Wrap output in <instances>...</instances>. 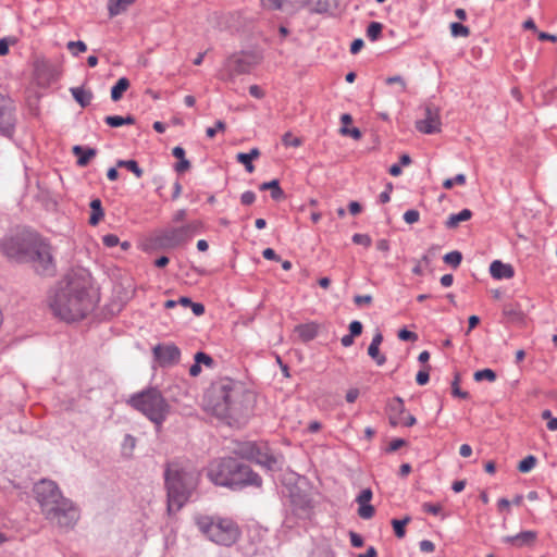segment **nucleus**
Returning a JSON list of instances; mask_svg holds the SVG:
<instances>
[{"mask_svg": "<svg viewBox=\"0 0 557 557\" xmlns=\"http://www.w3.org/2000/svg\"><path fill=\"white\" fill-rule=\"evenodd\" d=\"M72 151L77 157V164L79 166L87 165L90 159L94 158L97 152L94 148H84L78 145L74 146Z\"/></svg>", "mask_w": 557, "mask_h": 557, "instance_id": "24", "label": "nucleus"}, {"mask_svg": "<svg viewBox=\"0 0 557 557\" xmlns=\"http://www.w3.org/2000/svg\"><path fill=\"white\" fill-rule=\"evenodd\" d=\"M189 168H190V162L186 158L183 160H180L175 164V171L178 173H183V172L189 170Z\"/></svg>", "mask_w": 557, "mask_h": 557, "instance_id": "64", "label": "nucleus"}, {"mask_svg": "<svg viewBox=\"0 0 557 557\" xmlns=\"http://www.w3.org/2000/svg\"><path fill=\"white\" fill-rule=\"evenodd\" d=\"M383 26L379 22H371L367 28V36L370 40L375 41L381 36Z\"/></svg>", "mask_w": 557, "mask_h": 557, "instance_id": "35", "label": "nucleus"}, {"mask_svg": "<svg viewBox=\"0 0 557 557\" xmlns=\"http://www.w3.org/2000/svg\"><path fill=\"white\" fill-rule=\"evenodd\" d=\"M128 87L129 81L126 77H121L111 89V99L113 101H119Z\"/></svg>", "mask_w": 557, "mask_h": 557, "instance_id": "30", "label": "nucleus"}, {"mask_svg": "<svg viewBox=\"0 0 557 557\" xmlns=\"http://www.w3.org/2000/svg\"><path fill=\"white\" fill-rule=\"evenodd\" d=\"M73 98L81 104V107L85 108L90 104L92 99V94L88 90H85L82 87H73L70 89Z\"/></svg>", "mask_w": 557, "mask_h": 557, "instance_id": "26", "label": "nucleus"}, {"mask_svg": "<svg viewBox=\"0 0 557 557\" xmlns=\"http://www.w3.org/2000/svg\"><path fill=\"white\" fill-rule=\"evenodd\" d=\"M535 465L536 458L532 455H529L519 462L518 470L522 473H527L531 471L535 467Z\"/></svg>", "mask_w": 557, "mask_h": 557, "instance_id": "36", "label": "nucleus"}, {"mask_svg": "<svg viewBox=\"0 0 557 557\" xmlns=\"http://www.w3.org/2000/svg\"><path fill=\"white\" fill-rule=\"evenodd\" d=\"M13 127V114L8 106V101L0 94V131L3 134H10Z\"/></svg>", "mask_w": 557, "mask_h": 557, "instance_id": "21", "label": "nucleus"}, {"mask_svg": "<svg viewBox=\"0 0 557 557\" xmlns=\"http://www.w3.org/2000/svg\"><path fill=\"white\" fill-rule=\"evenodd\" d=\"M199 474L176 463L169 465L165 470L169 512L178 511L190 497L198 483Z\"/></svg>", "mask_w": 557, "mask_h": 557, "instance_id": "3", "label": "nucleus"}, {"mask_svg": "<svg viewBox=\"0 0 557 557\" xmlns=\"http://www.w3.org/2000/svg\"><path fill=\"white\" fill-rule=\"evenodd\" d=\"M226 125L223 121H216L214 127H208L206 134L208 137L212 138L216 134V132L225 131Z\"/></svg>", "mask_w": 557, "mask_h": 557, "instance_id": "49", "label": "nucleus"}, {"mask_svg": "<svg viewBox=\"0 0 557 557\" xmlns=\"http://www.w3.org/2000/svg\"><path fill=\"white\" fill-rule=\"evenodd\" d=\"M490 273L496 280L511 278L515 275L513 268L499 260H495L491 263Z\"/></svg>", "mask_w": 557, "mask_h": 557, "instance_id": "23", "label": "nucleus"}, {"mask_svg": "<svg viewBox=\"0 0 557 557\" xmlns=\"http://www.w3.org/2000/svg\"><path fill=\"white\" fill-rule=\"evenodd\" d=\"M117 168H125L132 173L135 174L137 178H140L144 174L143 170L139 168L138 163L135 160H119L116 163Z\"/></svg>", "mask_w": 557, "mask_h": 557, "instance_id": "33", "label": "nucleus"}, {"mask_svg": "<svg viewBox=\"0 0 557 557\" xmlns=\"http://www.w3.org/2000/svg\"><path fill=\"white\" fill-rule=\"evenodd\" d=\"M472 212L469 209H463L459 213L450 214L445 222L447 228H456L461 222L470 220Z\"/></svg>", "mask_w": 557, "mask_h": 557, "instance_id": "25", "label": "nucleus"}, {"mask_svg": "<svg viewBox=\"0 0 557 557\" xmlns=\"http://www.w3.org/2000/svg\"><path fill=\"white\" fill-rule=\"evenodd\" d=\"M420 219V213L417 210H408L404 213V220L408 224H413Z\"/></svg>", "mask_w": 557, "mask_h": 557, "instance_id": "50", "label": "nucleus"}, {"mask_svg": "<svg viewBox=\"0 0 557 557\" xmlns=\"http://www.w3.org/2000/svg\"><path fill=\"white\" fill-rule=\"evenodd\" d=\"M188 228L178 227L166 231L163 236V243L168 246L175 247L187 239Z\"/></svg>", "mask_w": 557, "mask_h": 557, "instance_id": "22", "label": "nucleus"}, {"mask_svg": "<svg viewBox=\"0 0 557 557\" xmlns=\"http://www.w3.org/2000/svg\"><path fill=\"white\" fill-rule=\"evenodd\" d=\"M368 355L376 361L377 366H382L386 361L385 356L380 354V347L377 346L369 345Z\"/></svg>", "mask_w": 557, "mask_h": 557, "instance_id": "40", "label": "nucleus"}, {"mask_svg": "<svg viewBox=\"0 0 557 557\" xmlns=\"http://www.w3.org/2000/svg\"><path fill=\"white\" fill-rule=\"evenodd\" d=\"M45 519L55 528L69 531L75 527L79 519V509L71 499L61 503V508L44 515Z\"/></svg>", "mask_w": 557, "mask_h": 557, "instance_id": "9", "label": "nucleus"}, {"mask_svg": "<svg viewBox=\"0 0 557 557\" xmlns=\"http://www.w3.org/2000/svg\"><path fill=\"white\" fill-rule=\"evenodd\" d=\"M262 5L270 10H278L282 9L281 0H261Z\"/></svg>", "mask_w": 557, "mask_h": 557, "instance_id": "58", "label": "nucleus"}, {"mask_svg": "<svg viewBox=\"0 0 557 557\" xmlns=\"http://www.w3.org/2000/svg\"><path fill=\"white\" fill-rule=\"evenodd\" d=\"M352 242L357 245H363L366 247L371 245V238L367 234H355L352 236Z\"/></svg>", "mask_w": 557, "mask_h": 557, "instance_id": "51", "label": "nucleus"}, {"mask_svg": "<svg viewBox=\"0 0 557 557\" xmlns=\"http://www.w3.org/2000/svg\"><path fill=\"white\" fill-rule=\"evenodd\" d=\"M27 262H30L35 271L41 275H51L54 273L55 267L51 247L41 239H34Z\"/></svg>", "mask_w": 557, "mask_h": 557, "instance_id": "8", "label": "nucleus"}, {"mask_svg": "<svg viewBox=\"0 0 557 557\" xmlns=\"http://www.w3.org/2000/svg\"><path fill=\"white\" fill-rule=\"evenodd\" d=\"M194 520L199 532L216 545L232 546L240 536L237 523L230 518L197 515Z\"/></svg>", "mask_w": 557, "mask_h": 557, "instance_id": "4", "label": "nucleus"}, {"mask_svg": "<svg viewBox=\"0 0 557 557\" xmlns=\"http://www.w3.org/2000/svg\"><path fill=\"white\" fill-rule=\"evenodd\" d=\"M474 380L478 382L483 380L494 382L496 380V373L491 369L479 370L474 373Z\"/></svg>", "mask_w": 557, "mask_h": 557, "instance_id": "39", "label": "nucleus"}, {"mask_svg": "<svg viewBox=\"0 0 557 557\" xmlns=\"http://www.w3.org/2000/svg\"><path fill=\"white\" fill-rule=\"evenodd\" d=\"M293 511L300 519H309L311 516V504L309 500H301L299 503L293 502Z\"/></svg>", "mask_w": 557, "mask_h": 557, "instance_id": "31", "label": "nucleus"}, {"mask_svg": "<svg viewBox=\"0 0 557 557\" xmlns=\"http://www.w3.org/2000/svg\"><path fill=\"white\" fill-rule=\"evenodd\" d=\"M398 338L401 341H417L418 335L411 331L403 329L398 332Z\"/></svg>", "mask_w": 557, "mask_h": 557, "instance_id": "55", "label": "nucleus"}, {"mask_svg": "<svg viewBox=\"0 0 557 557\" xmlns=\"http://www.w3.org/2000/svg\"><path fill=\"white\" fill-rule=\"evenodd\" d=\"M388 414H389V423L395 426L398 424H404L406 426H412L416 424V418L406 412L404 400L400 397H395L388 404Z\"/></svg>", "mask_w": 557, "mask_h": 557, "instance_id": "13", "label": "nucleus"}, {"mask_svg": "<svg viewBox=\"0 0 557 557\" xmlns=\"http://www.w3.org/2000/svg\"><path fill=\"white\" fill-rule=\"evenodd\" d=\"M404 445H406L405 440H401V438L393 440L388 445L387 451H389V453L396 451Z\"/></svg>", "mask_w": 557, "mask_h": 557, "instance_id": "63", "label": "nucleus"}, {"mask_svg": "<svg viewBox=\"0 0 557 557\" xmlns=\"http://www.w3.org/2000/svg\"><path fill=\"white\" fill-rule=\"evenodd\" d=\"M296 333L304 342H309L317 336V326L314 324H302L295 329Z\"/></svg>", "mask_w": 557, "mask_h": 557, "instance_id": "29", "label": "nucleus"}, {"mask_svg": "<svg viewBox=\"0 0 557 557\" xmlns=\"http://www.w3.org/2000/svg\"><path fill=\"white\" fill-rule=\"evenodd\" d=\"M35 499L40 507V512L44 515L55 511L61 508V503L69 502L55 482L42 479L34 485Z\"/></svg>", "mask_w": 557, "mask_h": 557, "instance_id": "7", "label": "nucleus"}, {"mask_svg": "<svg viewBox=\"0 0 557 557\" xmlns=\"http://www.w3.org/2000/svg\"><path fill=\"white\" fill-rule=\"evenodd\" d=\"M410 520H411V518L409 516L405 517L403 520H398V519L392 520V525H393L395 535L398 539H403L405 536V534H406L405 527L407 523H409Z\"/></svg>", "mask_w": 557, "mask_h": 557, "instance_id": "34", "label": "nucleus"}, {"mask_svg": "<svg viewBox=\"0 0 557 557\" xmlns=\"http://www.w3.org/2000/svg\"><path fill=\"white\" fill-rule=\"evenodd\" d=\"M104 122L111 127H120L123 124V116L120 115H108L104 119Z\"/></svg>", "mask_w": 557, "mask_h": 557, "instance_id": "52", "label": "nucleus"}, {"mask_svg": "<svg viewBox=\"0 0 557 557\" xmlns=\"http://www.w3.org/2000/svg\"><path fill=\"white\" fill-rule=\"evenodd\" d=\"M450 33L454 37H468L470 30L467 26L455 22L450 24Z\"/></svg>", "mask_w": 557, "mask_h": 557, "instance_id": "38", "label": "nucleus"}, {"mask_svg": "<svg viewBox=\"0 0 557 557\" xmlns=\"http://www.w3.org/2000/svg\"><path fill=\"white\" fill-rule=\"evenodd\" d=\"M443 259L445 263L454 268H457L462 260V255L459 251L455 250L446 253Z\"/></svg>", "mask_w": 557, "mask_h": 557, "instance_id": "37", "label": "nucleus"}, {"mask_svg": "<svg viewBox=\"0 0 557 557\" xmlns=\"http://www.w3.org/2000/svg\"><path fill=\"white\" fill-rule=\"evenodd\" d=\"M102 242L107 247H115L120 243L119 237L114 234L104 235Z\"/></svg>", "mask_w": 557, "mask_h": 557, "instance_id": "56", "label": "nucleus"}, {"mask_svg": "<svg viewBox=\"0 0 557 557\" xmlns=\"http://www.w3.org/2000/svg\"><path fill=\"white\" fill-rule=\"evenodd\" d=\"M90 277L85 272L70 273L59 284L50 299L54 315L66 322L83 319L94 307L89 294Z\"/></svg>", "mask_w": 557, "mask_h": 557, "instance_id": "2", "label": "nucleus"}, {"mask_svg": "<svg viewBox=\"0 0 557 557\" xmlns=\"http://www.w3.org/2000/svg\"><path fill=\"white\" fill-rule=\"evenodd\" d=\"M262 57L256 51H239L228 55L220 70V78L235 83L240 75L249 74L261 61Z\"/></svg>", "mask_w": 557, "mask_h": 557, "instance_id": "6", "label": "nucleus"}, {"mask_svg": "<svg viewBox=\"0 0 557 557\" xmlns=\"http://www.w3.org/2000/svg\"><path fill=\"white\" fill-rule=\"evenodd\" d=\"M91 214L89 218V224L96 226L100 220L104 216V211L101 206L100 199L96 198L90 201Z\"/></svg>", "mask_w": 557, "mask_h": 557, "instance_id": "28", "label": "nucleus"}, {"mask_svg": "<svg viewBox=\"0 0 557 557\" xmlns=\"http://www.w3.org/2000/svg\"><path fill=\"white\" fill-rule=\"evenodd\" d=\"M236 160L245 166L248 173L253 172L255 166L251 162L252 160L245 152L237 153Z\"/></svg>", "mask_w": 557, "mask_h": 557, "instance_id": "43", "label": "nucleus"}, {"mask_svg": "<svg viewBox=\"0 0 557 557\" xmlns=\"http://www.w3.org/2000/svg\"><path fill=\"white\" fill-rule=\"evenodd\" d=\"M255 200H256L255 193L248 190V191H245L244 194H242L240 201L243 205L249 206V205L253 203Z\"/></svg>", "mask_w": 557, "mask_h": 557, "instance_id": "57", "label": "nucleus"}, {"mask_svg": "<svg viewBox=\"0 0 557 557\" xmlns=\"http://www.w3.org/2000/svg\"><path fill=\"white\" fill-rule=\"evenodd\" d=\"M135 0H109L108 10L110 16H116L127 10Z\"/></svg>", "mask_w": 557, "mask_h": 557, "instance_id": "27", "label": "nucleus"}, {"mask_svg": "<svg viewBox=\"0 0 557 557\" xmlns=\"http://www.w3.org/2000/svg\"><path fill=\"white\" fill-rule=\"evenodd\" d=\"M195 361L198 364L202 363V364H206V366H211L213 363L212 358L209 355H207L205 352H201V351H199V352H197L195 355Z\"/></svg>", "mask_w": 557, "mask_h": 557, "instance_id": "53", "label": "nucleus"}, {"mask_svg": "<svg viewBox=\"0 0 557 557\" xmlns=\"http://www.w3.org/2000/svg\"><path fill=\"white\" fill-rule=\"evenodd\" d=\"M67 49L73 53L77 54L81 52H85L87 50V46L84 41H69L67 42Z\"/></svg>", "mask_w": 557, "mask_h": 557, "instance_id": "44", "label": "nucleus"}, {"mask_svg": "<svg viewBox=\"0 0 557 557\" xmlns=\"http://www.w3.org/2000/svg\"><path fill=\"white\" fill-rule=\"evenodd\" d=\"M349 334L354 336H359L362 333V324L359 321H352L349 324Z\"/></svg>", "mask_w": 557, "mask_h": 557, "instance_id": "60", "label": "nucleus"}, {"mask_svg": "<svg viewBox=\"0 0 557 557\" xmlns=\"http://www.w3.org/2000/svg\"><path fill=\"white\" fill-rule=\"evenodd\" d=\"M423 110L424 117L416 122V128L422 134L440 133L442 127L440 108L426 104Z\"/></svg>", "mask_w": 557, "mask_h": 557, "instance_id": "12", "label": "nucleus"}, {"mask_svg": "<svg viewBox=\"0 0 557 557\" xmlns=\"http://www.w3.org/2000/svg\"><path fill=\"white\" fill-rule=\"evenodd\" d=\"M282 141L286 147H299L301 145V139L289 132L283 135Z\"/></svg>", "mask_w": 557, "mask_h": 557, "instance_id": "41", "label": "nucleus"}, {"mask_svg": "<svg viewBox=\"0 0 557 557\" xmlns=\"http://www.w3.org/2000/svg\"><path fill=\"white\" fill-rule=\"evenodd\" d=\"M34 239L35 238L23 235L5 237L1 242V250L7 257L20 262H25L29 260V250Z\"/></svg>", "mask_w": 557, "mask_h": 557, "instance_id": "10", "label": "nucleus"}, {"mask_svg": "<svg viewBox=\"0 0 557 557\" xmlns=\"http://www.w3.org/2000/svg\"><path fill=\"white\" fill-rule=\"evenodd\" d=\"M422 509L424 512L437 516L442 513L443 507L441 504L424 503Z\"/></svg>", "mask_w": 557, "mask_h": 557, "instance_id": "46", "label": "nucleus"}, {"mask_svg": "<svg viewBox=\"0 0 557 557\" xmlns=\"http://www.w3.org/2000/svg\"><path fill=\"white\" fill-rule=\"evenodd\" d=\"M338 7V0H302L298 8H306L311 14H331Z\"/></svg>", "mask_w": 557, "mask_h": 557, "instance_id": "17", "label": "nucleus"}, {"mask_svg": "<svg viewBox=\"0 0 557 557\" xmlns=\"http://www.w3.org/2000/svg\"><path fill=\"white\" fill-rule=\"evenodd\" d=\"M128 404L151 421L157 430L161 429L172 412L171 405L156 387H150L132 395Z\"/></svg>", "mask_w": 557, "mask_h": 557, "instance_id": "5", "label": "nucleus"}, {"mask_svg": "<svg viewBox=\"0 0 557 557\" xmlns=\"http://www.w3.org/2000/svg\"><path fill=\"white\" fill-rule=\"evenodd\" d=\"M385 83L387 85L397 84L399 86L400 91H405L406 90V82H405V79L400 75H395V76L387 77Z\"/></svg>", "mask_w": 557, "mask_h": 557, "instance_id": "48", "label": "nucleus"}, {"mask_svg": "<svg viewBox=\"0 0 557 557\" xmlns=\"http://www.w3.org/2000/svg\"><path fill=\"white\" fill-rule=\"evenodd\" d=\"M537 539V532L535 531H522L516 535H507L503 537V542L510 544L515 547L521 548L523 546H532Z\"/></svg>", "mask_w": 557, "mask_h": 557, "instance_id": "20", "label": "nucleus"}, {"mask_svg": "<svg viewBox=\"0 0 557 557\" xmlns=\"http://www.w3.org/2000/svg\"><path fill=\"white\" fill-rule=\"evenodd\" d=\"M153 355L161 367H169L180 361L181 351L175 345H157Z\"/></svg>", "mask_w": 557, "mask_h": 557, "instance_id": "14", "label": "nucleus"}, {"mask_svg": "<svg viewBox=\"0 0 557 557\" xmlns=\"http://www.w3.org/2000/svg\"><path fill=\"white\" fill-rule=\"evenodd\" d=\"M260 189L261 190H268V189L271 190V197L274 200H280L284 197V191L280 187L277 180H272L270 182L262 183L260 185Z\"/></svg>", "mask_w": 557, "mask_h": 557, "instance_id": "32", "label": "nucleus"}, {"mask_svg": "<svg viewBox=\"0 0 557 557\" xmlns=\"http://www.w3.org/2000/svg\"><path fill=\"white\" fill-rule=\"evenodd\" d=\"M372 496H373L372 491L370 488H364L360 492V494L356 498V502L359 505L358 515L362 519L368 520L374 516L375 509L370 504Z\"/></svg>", "mask_w": 557, "mask_h": 557, "instance_id": "18", "label": "nucleus"}, {"mask_svg": "<svg viewBox=\"0 0 557 557\" xmlns=\"http://www.w3.org/2000/svg\"><path fill=\"white\" fill-rule=\"evenodd\" d=\"M430 374L428 370H422L417 373L416 381L419 385H425L429 382Z\"/></svg>", "mask_w": 557, "mask_h": 557, "instance_id": "59", "label": "nucleus"}, {"mask_svg": "<svg viewBox=\"0 0 557 557\" xmlns=\"http://www.w3.org/2000/svg\"><path fill=\"white\" fill-rule=\"evenodd\" d=\"M136 446V438L129 434H126L123 441V449L128 450L129 453L133 451V449Z\"/></svg>", "mask_w": 557, "mask_h": 557, "instance_id": "54", "label": "nucleus"}, {"mask_svg": "<svg viewBox=\"0 0 557 557\" xmlns=\"http://www.w3.org/2000/svg\"><path fill=\"white\" fill-rule=\"evenodd\" d=\"M252 395L240 384L228 377L212 383L203 396V408L230 425L244 420L251 408Z\"/></svg>", "mask_w": 557, "mask_h": 557, "instance_id": "1", "label": "nucleus"}, {"mask_svg": "<svg viewBox=\"0 0 557 557\" xmlns=\"http://www.w3.org/2000/svg\"><path fill=\"white\" fill-rule=\"evenodd\" d=\"M236 483L234 485H230L232 488H240L245 485H257L261 484V479L258 474L253 473L248 466L238 461V469L235 471Z\"/></svg>", "mask_w": 557, "mask_h": 557, "instance_id": "15", "label": "nucleus"}, {"mask_svg": "<svg viewBox=\"0 0 557 557\" xmlns=\"http://www.w3.org/2000/svg\"><path fill=\"white\" fill-rule=\"evenodd\" d=\"M451 394L455 397H460V398H468V396H469V394L467 392H463L460 389L458 374H456L455 380L451 383Z\"/></svg>", "mask_w": 557, "mask_h": 557, "instance_id": "45", "label": "nucleus"}, {"mask_svg": "<svg viewBox=\"0 0 557 557\" xmlns=\"http://www.w3.org/2000/svg\"><path fill=\"white\" fill-rule=\"evenodd\" d=\"M420 550L423 553H432L435 549V545L433 542L429 540H423L419 543Z\"/></svg>", "mask_w": 557, "mask_h": 557, "instance_id": "61", "label": "nucleus"}, {"mask_svg": "<svg viewBox=\"0 0 557 557\" xmlns=\"http://www.w3.org/2000/svg\"><path fill=\"white\" fill-rule=\"evenodd\" d=\"M466 183L465 174H457L454 178H447L443 182L445 189H451L455 184L463 185Z\"/></svg>", "mask_w": 557, "mask_h": 557, "instance_id": "42", "label": "nucleus"}, {"mask_svg": "<svg viewBox=\"0 0 557 557\" xmlns=\"http://www.w3.org/2000/svg\"><path fill=\"white\" fill-rule=\"evenodd\" d=\"M236 469H238V460L225 458L211 465L208 475L214 484L230 486L236 483V479L233 478Z\"/></svg>", "mask_w": 557, "mask_h": 557, "instance_id": "11", "label": "nucleus"}, {"mask_svg": "<svg viewBox=\"0 0 557 557\" xmlns=\"http://www.w3.org/2000/svg\"><path fill=\"white\" fill-rule=\"evenodd\" d=\"M372 496H373L372 491L370 488H364L360 492V494L356 498V502L359 505L358 515L362 519L368 520L374 516L375 509L370 504Z\"/></svg>", "mask_w": 557, "mask_h": 557, "instance_id": "19", "label": "nucleus"}, {"mask_svg": "<svg viewBox=\"0 0 557 557\" xmlns=\"http://www.w3.org/2000/svg\"><path fill=\"white\" fill-rule=\"evenodd\" d=\"M357 306L370 305L372 302V296L370 295H357L354 298Z\"/></svg>", "mask_w": 557, "mask_h": 557, "instance_id": "62", "label": "nucleus"}, {"mask_svg": "<svg viewBox=\"0 0 557 557\" xmlns=\"http://www.w3.org/2000/svg\"><path fill=\"white\" fill-rule=\"evenodd\" d=\"M16 42L15 38L4 37L0 39V55H5L9 52V46Z\"/></svg>", "mask_w": 557, "mask_h": 557, "instance_id": "47", "label": "nucleus"}, {"mask_svg": "<svg viewBox=\"0 0 557 557\" xmlns=\"http://www.w3.org/2000/svg\"><path fill=\"white\" fill-rule=\"evenodd\" d=\"M246 457L270 470L277 463L276 458L269 454L267 448L262 450L261 447H258L255 444H249L247 446Z\"/></svg>", "mask_w": 557, "mask_h": 557, "instance_id": "16", "label": "nucleus"}]
</instances>
